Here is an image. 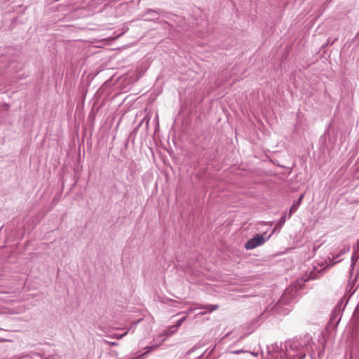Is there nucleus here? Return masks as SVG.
<instances>
[{
	"instance_id": "obj_1",
	"label": "nucleus",
	"mask_w": 359,
	"mask_h": 359,
	"mask_svg": "<svg viewBox=\"0 0 359 359\" xmlns=\"http://www.w3.org/2000/svg\"><path fill=\"white\" fill-rule=\"evenodd\" d=\"M311 341V336L305 335L303 339L286 341L280 350L278 346H273L274 353L272 357L275 359H301L305 357L308 351L310 352L311 359H315Z\"/></svg>"
},
{
	"instance_id": "obj_2",
	"label": "nucleus",
	"mask_w": 359,
	"mask_h": 359,
	"mask_svg": "<svg viewBox=\"0 0 359 359\" xmlns=\"http://www.w3.org/2000/svg\"><path fill=\"white\" fill-rule=\"evenodd\" d=\"M323 271H310L309 273L306 271L302 276L300 279H297L296 282L292 283L284 292L283 296L279 300L278 304H287L290 300L294 299L298 293V291L303 287L304 283L309 280L318 278L321 276Z\"/></svg>"
},
{
	"instance_id": "obj_3",
	"label": "nucleus",
	"mask_w": 359,
	"mask_h": 359,
	"mask_svg": "<svg viewBox=\"0 0 359 359\" xmlns=\"http://www.w3.org/2000/svg\"><path fill=\"white\" fill-rule=\"evenodd\" d=\"M266 235V233H264V234H256L254 237L248 240L246 243L245 244V248L247 250H252L254 249L258 246H260L263 245L266 241H268L271 234L265 236Z\"/></svg>"
},
{
	"instance_id": "obj_4",
	"label": "nucleus",
	"mask_w": 359,
	"mask_h": 359,
	"mask_svg": "<svg viewBox=\"0 0 359 359\" xmlns=\"http://www.w3.org/2000/svg\"><path fill=\"white\" fill-rule=\"evenodd\" d=\"M359 274V271H348V285L346 290L348 292L353 294L355 289L354 288L355 284L357 281V278Z\"/></svg>"
},
{
	"instance_id": "obj_5",
	"label": "nucleus",
	"mask_w": 359,
	"mask_h": 359,
	"mask_svg": "<svg viewBox=\"0 0 359 359\" xmlns=\"http://www.w3.org/2000/svg\"><path fill=\"white\" fill-rule=\"evenodd\" d=\"M197 306L196 308H189V310L186 312H184L187 315L191 313L195 309H205L207 310L208 313L212 312L213 311L217 310L219 308L218 304H208V305H201L198 304H196Z\"/></svg>"
},
{
	"instance_id": "obj_6",
	"label": "nucleus",
	"mask_w": 359,
	"mask_h": 359,
	"mask_svg": "<svg viewBox=\"0 0 359 359\" xmlns=\"http://www.w3.org/2000/svg\"><path fill=\"white\" fill-rule=\"evenodd\" d=\"M303 198H304V194H302L299 196V199L293 203L292 206L290 208V209L289 210L288 218H290L292 216V215L297 211V210L298 209L299 206L301 204V202H302V200Z\"/></svg>"
},
{
	"instance_id": "obj_7",
	"label": "nucleus",
	"mask_w": 359,
	"mask_h": 359,
	"mask_svg": "<svg viewBox=\"0 0 359 359\" xmlns=\"http://www.w3.org/2000/svg\"><path fill=\"white\" fill-rule=\"evenodd\" d=\"M287 217H288V214H287L286 212H285L280 217V219H279L278 224H276L273 230V232H275L277 230H280L282 226L285 224V222H286V219H287Z\"/></svg>"
},
{
	"instance_id": "obj_8",
	"label": "nucleus",
	"mask_w": 359,
	"mask_h": 359,
	"mask_svg": "<svg viewBox=\"0 0 359 359\" xmlns=\"http://www.w3.org/2000/svg\"><path fill=\"white\" fill-rule=\"evenodd\" d=\"M342 253L337 255L336 257H333L332 259L329 258L328 262H326V266L323 268L322 269H326L327 267H332L337 262H340L341 259H339V257L341 255Z\"/></svg>"
},
{
	"instance_id": "obj_9",
	"label": "nucleus",
	"mask_w": 359,
	"mask_h": 359,
	"mask_svg": "<svg viewBox=\"0 0 359 359\" xmlns=\"http://www.w3.org/2000/svg\"><path fill=\"white\" fill-rule=\"evenodd\" d=\"M178 327L175 325L169 326L167 329L163 331V335L165 337H170L177 332Z\"/></svg>"
},
{
	"instance_id": "obj_10",
	"label": "nucleus",
	"mask_w": 359,
	"mask_h": 359,
	"mask_svg": "<svg viewBox=\"0 0 359 359\" xmlns=\"http://www.w3.org/2000/svg\"><path fill=\"white\" fill-rule=\"evenodd\" d=\"M342 306H343V302H339L338 304L337 305L336 308H335L334 313L333 316L331 318L332 320H333L334 318H335V315L337 316L340 314V313L341 311V307Z\"/></svg>"
},
{
	"instance_id": "obj_11",
	"label": "nucleus",
	"mask_w": 359,
	"mask_h": 359,
	"mask_svg": "<svg viewBox=\"0 0 359 359\" xmlns=\"http://www.w3.org/2000/svg\"><path fill=\"white\" fill-rule=\"evenodd\" d=\"M156 346H147L145 348V349H147V351L139 355L138 356L135 357V358H133L132 359H143V357L147 355V353H149L151 350L154 349Z\"/></svg>"
},
{
	"instance_id": "obj_12",
	"label": "nucleus",
	"mask_w": 359,
	"mask_h": 359,
	"mask_svg": "<svg viewBox=\"0 0 359 359\" xmlns=\"http://www.w3.org/2000/svg\"><path fill=\"white\" fill-rule=\"evenodd\" d=\"M359 250V248H358L357 251L354 252V253L352 255L351 257V269H354L355 262L359 257V253L358 254V251Z\"/></svg>"
},
{
	"instance_id": "obj_13",
	"label": "nucleus",
	"mask_w": 359,
	"mask_h": 359,
	"mask_svg": "<svg viewBox=\"0 0 359 359\" xmlns=\"http://www.w3.org/2000/svg\"><path fill=\"white\" fill-rule=\"evenodd\" d=\"M133 326H132V327H130V328H129V329H128L126 332H124L123 334H115V335H114V337H115V338H116V339H122L124 336H126V334L130 332V330H132V328H133Z\"/></svg>"
},
{
	"instance_id": "obj_14",
	"label": "nucleus",
	"mask_w": 359,
	"mask_h": 359,
	"mask_svg": "<svg viewBox=\"0 0 359 359\" xmlns=\"http://www.w3.org/2000/svg\"><path fill=\"white\" fill-rule=\"evenodd\" d=\"M186 318H187L186 316H184V317L181 318L180 319H179L176 322L175 325L177 326L179 328L182 325V324L185 321Z\"/></svg>"
},
{
	"instance_id": "obj_15",
	"label": "nucleus",
	"mask_w": 359,
	"mask_h": 359,
	"mask_svg": "<svg viewBox=\"0 0 359 359\" xmlns=\"http://www.w3.org/2000/svg\"><path fill=\"white\" fill-rule=\"evenodd\" d=\"M243 352H245L243 350L240 349V350H236V351H229L226 353L227 354H239V353H243Z\"/></svg>"
},
{
	"instance_id": "obj_16",
	"label": "nucleus",
	"mask_w": 359,
	"mask_h": 359,
	"mask_svg": "<svg viewBox=\"0 0 359 359\" xmlns=\"http://www.w3.org/2000/svg\"><path fill=\"white\" fill-rule=\"evenodd\" d=\"M350 359H359V356L351 352L350 354Z\"/></svg>"
},
{
	"instance_id": "obj_17",
	"label": "nucleus",
	"mask_w": 359,
	"mask_h": 359,
	"mask_svg": "<svg viewBox=\"0 0 359 359\" xmlns=\"http://www.w3.org/2000/svg\"><path fill=\"white\" fill-rule=\"evenodd\" d=\"M348 250H349V248H347L346 249H345V248H344V251H343V252H342V253H344L346 251H348Z\"/></svg>"
},
{
	"instance_id": "obj_18",
	"label": "nucleus",
	"mask_w": 359,
	"mask_h": 359,
	"mask_svg": "<svg viewBox=\"0 0 359 359\" xmlns=\"http://www.w3.org/2000/svg\"><path fill=\"white\" fill-rule=\"evenodd\" d=\"M110 344H111V346H115V345H116V342H111V343H110Z\"/></svg>"
},
{
	"instance_id": "obj_19",
	"label": "nucleus",
	"mask_w": 359,
	"mask_h": 359,
	"mask_svg": "<svg viewBox=\"0 0 359 359\" xmlns=\"http://www.w3.org/2000/svg\"><path fill=\"white\" fill-rule=\"evenodd\" d=\"M206 312H202L201 314L203 315V314H205Z\"/></svg>"
},
{
	"instance_id": "obj_20",
	"label": "nucleus",
	"mask_w": 359,
	"mask_h": 359,
	"mask_svg": "<svg viewBox=\"0 0 359 359\" xmlns=\"http://www.w3.org/2000/svg\"><path fill=\"white\" fill-rule=\"evenodd\" d=\"M320 354H321V353H320H320H318V356H319V357H320Z\"/></svg>"
}]
</instances>
